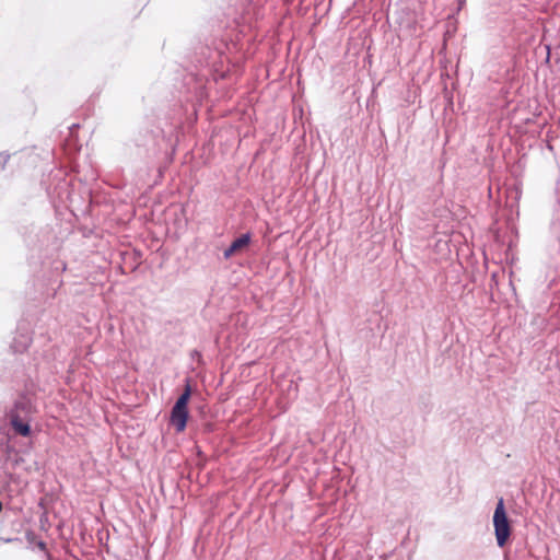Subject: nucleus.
<instances>
[{"mask_svg":"<svg viewBox=\"0 0 560 560\" xmlns=\"http://www.w3.org/2000/svg\"><path fill=\"white\" fill-rule=\"evenodd\" d=\"M191 396V386L187 382L183 394L178 397L171 412V423L177 432H183L188 420V402Z\"/></svg>","mask_w":560,"mask_h":560,"instance_id":"1","label":"nucleus"},{"mask_svg":"<svg viewBox=\"0 0 560 560\" xmlns=\"http://www.w3.org/2000/svg\"><path fill=\"white\" fill-rule=\"evenodd\" d=\"M11 424L16 433L22 436H28L31 433V428L28 423L23 422L19 416H12Z\"/></svg>","mask_w":560,"mask_h":560,"instance_id":"4","label":"nucleus"},{"mask_svg":"<svg viewBox=\"0 0 560 560\" xmlns=\"http://www.w3.org/2000/svg\"><path fill=\"white\" fill-rule=\"evenodd\" d=\"M493 526L497 542L500 547H503L511 535V526L505 512L503 499H499L494 514H493Z\"/></svg>","mask_w":560,"mask_h":560,"instance_id":"2","label":"nucleus"},{"mask_svg":"<svg viewBox=\"0 0 560 560\" xmlns=\"http://www.w3.org/2000/svg\"><path fill=\"white\" fill-rule=\"evenodd\" d=\"M249 242H250L249 234H243L241 237L233 241L232 244L230 245V247L228 249H225L224 257L230 258L234 254L241 252L242 249H244L245 247L248 246Z\"/></svg>","mask_w":560,"mask_h":560,"instance_id":"3","label":"nucleus"}]
</instances>
